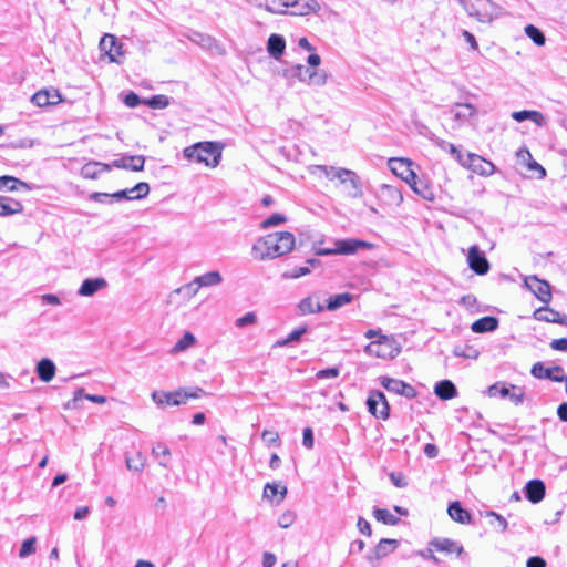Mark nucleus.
Returning <instances> with one entry per match:
<instances>
[{
  "label": "nucleus",
  "instance_id": "1",
  "mask_svg": "<svg viewBox=\"0 0 567 567\" xmlns=\"http://www.w3.org/2000/svg\"><path fill=\"white\" fill-rule=\"evenodd\" d=\"M295 246V236L290 231H276L260 238L252 250L260 252L259 258L274 259L284 256L292 250Z\"/></svg>",
  "mask_w": 567,
  "mask_h": 567
},
{
  "label": "nucleus",
  "instance_id": "2",
  "mask_svg": "<svg viewBox=\"0 0 567 567\" xmlns=\"http://www.w3.org/2000/svg\"><path fill=\"white\" fill-rule=\"evenodd\" d=\"M221 150L223 145L219 142H198L185 147L183 154L189 161L216 167L221 159Z\"/></svg>",
  "mask_w": 567,
  "mask_h": 567
},
{
  "label": "nucleus",
  "instance_id": "3",
  "mask_svg": "<svg viewBox=\"0 0 567 567\" xmlns=\"http://www.w3.org/2000/svg\"><path fill=\"white\" fill-rule=\"evenodd\" d=\"M466 14L480 23H492L502 13V7L492 0H458Z\"/></svg>",
  "mask_w": 567,
  "mask_h": 567
},
{
  "label": "nucleus",
  "instance_id": "4",
  "mask_svg": "<svg viewBox=\"0 0 567 567\" xmlns=\"http://www.w3.org/2000/svg\"><path fill=\"white\" fill-rule=\"evenodd\" d=\"M205 394L202 388L178 389L174 392L154 391L152 393L153 401L158 405L178 406L185 404L188 399H198Z\"/></svg>",
  "mask_w": 567,
  "mask_h": 567
},
{
  "label": "nucleus",
  "instance_id": "5",
  "mask_svg": "<svg viewBox=\"0 0 567 567\" xmlns=\"http://www.w3.org/2000/svg\"><path fill=\"white\" fill-rule=\"evenodd\" d=\"M318 168L324 174V176L329 179L338 178L342 184L352 183V192L350 193V197L359 198L363 195L362 184L358 174L351 169L347 168H337L333 166L320 165Z\"/></svg>",
  "mask_w": 567,
  "mask_h": 567
},
{
  "label": "nucleus",
  "instance_id": "6",
  "mask_svg": "<svg viewBox=\"0 0 567 567\" xmlns=\"http://www.w3.org/2000/svg\"><path fill=\"white\" fill-rule=\"evenodd\" d=\"M364 352L370 357L381 359H393L400 353L395 341L386 336H380L378 340L371 341L364 347Z\"/></svg>",
  "mask_w": 567,
  "mask_h": 567
},
{
  "label": "nucleus",
  "instance_id": "7",
  "mask_svg": "<svg viewBox=\"0 0 567 567\" xmlns=\"http://www.w3.org/2000/svg\"><path fill=\"white\" fill-rule=\"evenodd\" d=\"M368 411L375 417L386 420L390 416V406L383 392L373 390L367 399Z\"/></svg>",
  "mask_w": 567,
  "mask_h": 567
},
{
  "label": "nucleus",
  "instance_id": "8",
  "mask_svg": "<svg viewBox=\"0 0 567 567\" xmlns=\"http://www.w3.org/2000/svg\"><path fill=\"white\" fill-rule=\"evenodd\" d=\"M467 264L470 269L478 276L486 275L491 268L489 261L477 245H473L468 248Z\"/></svg>",
  "mask_w": 567,
  "mask_h": 567
},
{
  "label": "nucleus",
  "instance_id": "9",
  "mask_svg": "<svg viewBox=\"0 0 567 567\" xmlns=\"http://www.w3.org/2000/svg\"><path fill=\"white\" fill-rule=\"evenodd\" d=\"M534 378L540 380H550L554 382H563L566 375H564V369L560 365L545 367L543 362H536L530 370Z\"/></svg>",
  "mask_w": 567,
  "mask_h": 567
},
{
  "label": "nucleus",
  "instance_id": "10",
  "mask_svg": "<svg viewBox=\"0 0 567 567\" xmlns=\"http://www.w3.org/2000/svg\"><path fill=\"white\" fill-rule=\"evenodd\" d=\"M380 384L389 392L400 394L406 399H413L417 394L416 390L411 384L390 377H381Z\"/></svg>",
  "mask_w": 567,
  "mask_h": 567
},
{
  "label": "nucleus",
  "instance_id": "11",
  "mask_svg": "<svg viewBox=\"0 0 567 567\" xmlns=\"http://www.w3.org/2000/svg\"><path fill=\"white\" fill-rule=\"evenodd\" d=\"M100 49L104 52L111 62L121 63L120 58L124 54L123 44L113 34H104L100 41Z\"/></svg>",
  "mask_w": 567,
  "mask_h": 567
},
{
  "label": "nucleus",
  "instance_id": "12",
  "mask_svg": "<svg viewBox=\"0 0 567 567\" xmlns=\"http://www.w3.org/2000/svg\"><path fill=\"white\" fill-rule=\"evenodd\" d=\"M430 546L435 550L446 554H455L461 560L467 561V554L461 543L450 538H434Z\"/></svg>",
  "mask_w": 567,
  "mask_h": 567
},
{
  "label": "nucleus",
  "instance_id": "13",
  "mask_svg": "<svg viewBox=\"0 0 567 567\" xmlns=\"http://www.w3.org/2000/svg\"><path fill=\"white\" fill-rule=\"evenodd\" d=\"M291 71L293 76L310 85L321 86L327 82V75L324 73L313 71L301 64L295 65Z\"/></svg>",
  "mask_w": 567,
  "mask_h": 567
},
{
  "label": "nucleus",
  "instance_id": "14",
  "mask_svg": "<svg viewBox=\"0 0 567 567\" xmlns=\"http://www.w3.org/2000/svg\"><path fill=\"white\" fill-rule=\"evenodd\" d=\"M525 285L543 303L550 302V285L546 280H540L536 276H529L525 279Z\"/></svg>",
  "mask_w": 567,
  "mask_h": 567
},
{
  "label": "nucleus",
  "instance_id": "15",
  "mask_svg": "<svg viewBox=\"0 0 567 567\" xmlns=\"http://www.w3.org/2000/svg\"><path fill=\"white\" fill-rule=\"evenodd\" d=\"M334 245L337 254L346 256L354 255L360 249H371L373 247L371 243L357 238L338 239Z\"/></svg>",
  "mask_w": 567,
  "mask_h": 567
},
{
  "label": "nucleus",
  "instance_id": "16",
  "mask_svg": "<svg viewBox=\"0 0 567 567\" xmlns=\"http://www.w3.org/2000/svg\"><path fill=\"white\" fill-rule=\"evenodd\" d=\"M150 193V185L145 182L137 183L134 187L122 189L112 194L116 202L122 200H140L145 198Z\"/></svg>",
  "mask_w": 567,
  "mask_h": 567
},
{
  "label": "nucleus",
  "instance_id": "17",
  "mask_svg": "<svg viewBox=\"0 0 567 567\" xmlns=\"http://www.w3.org/2000/svg\"><path fill=\"white\" fill-rule=\"evenodd\" d=\"M398 545L399 542L396 539L382 538L374 547L373 551L367 555V559L374 565V561H378L394 551Z\"/></svg>",
  "mask_w": 567,
  "mask_h": 567
},
{
  "label": "nucleus",
  "instance_id": "18",
  "mask_svg": "<svg viewBox=\"0 0 567 567\" xmlns=\"http://www.w3.org/2000/svg\"><path fill=\"white\" fill-rule=\"evenodd\" d=\"M476 114V109L470 103H457L450 110V115L455 122L453 127H460Z\"/></svg>",
  "mask_w": 567,
  "mask_h": 567
},
{
  "label": "nucleus",
  "instance_id": "19",
  "mask_svg": "<svg viewBox=\"0 0 567 567\" xmlns=\"http://www.w3.org/2000/svg\"><path fill=\"white\" fill-rule=\"evenodd\" d=\"M470 162V166L467 169H471L473 173L483 175V176H491L495 172V165L485 159L484 157L475 154V153H468L467 155Z\"/></svg>",
  "mask_w": 567,
  "mask_h": 567
},
{
  "label": "nucleus",
  "instance_id": "20",
  "mask_svg": "<svg viewBox=\"0 0 567 567\" xmlns=\"http://www.w3.org/2000/svg\"><path fill=\"white\" fill-rule=\"evenodd\" d=\"M378 198L386 206H399L403 200L401 192L396 187L386 184L380 187Z\"/></svg>",
  "mask_w": 567,
  "mask_h": 567
},
{
  "label": "nucleus",
  "instance_id": "21",
  "mask_svg": "<svg viewBox=\"0 0 567 567\" xmlns=\"http://www.w3.org/2000/svg\"><path fill=\"white\" fill-rule=\"evenodd\" d=\"M288 8H292L291 14L307 16L317 13L320 10V4L317 0H288Z\"/></svg>",
  "mask_w": 567,
  "mask_h": 567
},
{
  "label": "nucleus",
  "instance_id": "22",
  "mask_svg": "<svg viewBox=\"0 0 567 567\" xmlns=\"http://www.w3.org/2000/svg\"><path fill=\"white\" fill-rule=\"evenodd\" d=\"M145 157L142 155L124 156L114 159L110 165L116 168L131 169L133 172H141L144 169Z\"/></svg>",
  "mask_w": 567,
  "mask_h": 567
},
{
  "label": "nucleus",
  "instance_id": "23",
  "mask_svg": "<svg viewBox=\"0 0 567 567\" xmlns=\"http://www.w3.org/2000/svg\"><path fill=\"white\" fill-rule=\"evenodd\" d=\"M324 307L319 301V296L313 293L299 301L297 305V311L300 316L319 313L323 311Z\"/></svg>",
  "mask_w": 567,
  "mask_h": 567
},
{
  "label": "nucleus",
  "instance_id": "24",
  "mask_svg": "<svg viewBox=\"0 0 567 567\" xmlns=\"http://www.w3.org/2000/svg\"><path fill=\"white\" fill-rule=\"evenodd\" d=\"M525 497L533 504L539 503L545 497L546 487L540 480H530L524 488Z\"/></svg>",
  "mask_w": 567,
  "mask_h": 567
},
{
  "label": "nucleus",
  "instance_id": "25",
  "mask_svg": "<svg viewBox=\"0 0 567 567\" xmlns=\"http://www.w3.org/2000/svg\"><path fill=\"white\" fill-rule=\"evenodd\" d=\"M534 318L538 321L544 322H551V323H559V324H566L567 323V316L560 315L558 311L547 308V307H540L535 310Z\"/></svg>",
  "mask_w": 567,
  "mask_h": 567
},
{
  "label": "nucleus",
  "instance_id": "26",
  "mask_svg": "<svg viewBox=\"0 0 567 567\" xmlns=\"http://www.w3.org/2000/svg\"><path fill=\"white\" fill-rule=\"evenodd\" d=\"M105 287H107V281L104 278H87L81 284L78 293L83 297H91Z\"/></svg>",
  "mask_w": 567,
  "mask_h": 567
},
{
  "label": "nucleus",
  "instance_id": "27",
  "mask_svg": "<svg viewBox=\"0 0 567 567\" xmlns=\"http://www.w3.org/2000/svg\"><path fill=\"white\" fill-rule=\"evenodd\" d=\"M499 326V320L493 316H485L475 320L471 329L474 333H486L495 331Z\"/></svg>",
  "mask_w": 567,
  "mask_h": 567
},
{
  "label": "nucleus",
  "instance_id": "28",
  "mask_svg": "<svg viewBox=\"0 0 567 567\" xmlns=\"http://www.w3.org/2000/svg\"><path fill=\"white\" fill-rule=\"evenodd\" d=\"M447 514L456 523L472 524L471 513L467 509L463 508L462 504L458 501L450 503L447 507Z\"/></svg>",
  "mask_w": 567,
  "mask_h": 567
},
{
  "label": "nucleus",
  "instance_id": "29",
  "mask_svg": "<svg viewBox=\"0 0 567 567\" xmlns=\"http://www.w3.org/2000/svg\"><path fill=\"white\" fill-rule=\"evenodd\" d=\"M286 49V40L282 35L272 33L267 41V51L270 56L279 60Z\"/></svg>",
  "mask_w": 567,
  "mask_h": 567
},
{
  "label": "nucleus",
  "instance_id": "30",
  "mask_svg": "<svg viewBox=\"0 0 567 567\" xmlns=\"http://www.w3.org/2000/svg\"><path fill=\"white\" fill-rule=\"evenodd\" d=\"M512 118L519 123L529 120L539 127H543L546 124V117L540 112L532 110L513 112Z\"/></svg>",
  "mask_w": 567,
  "mask_h": 567
},
{
  "label": "nucleus",
  "instance_id": "31",
  "mask_svg": "<svg viewBox=\"0 0 567 567\" xmlns=\"http://www.w3.org/2000/svg\"><path fill=\"white\" fill-rule=\"evenodd\" d=\"M39 379L43 382H50L55 375V364L51 359H41L35 367Z\"/></svg>",
  "mask_w": 567,
  "mask_h": 567
},
{
  "label": "nucleus",
  "instance_id": "32",
  "mask_svg": "<svg viewBox=\"0 0 567 567\" xmlns=\"http://www.w3.org/2000/svg\"><path fill=\"white\" fill-rule=\"evenodd\" d=\"M434 394L441 400H451L457 395V389L451 380H441L434 386Z\"/></svg>",
  "mask_w": 567,
  "mask_h": 567
},
{
  "label": "nucleus",
  "instance_id": "33",
  "mask_svg": "<svg viewBox=\"0 0 567 567\" xmlns=\"http://www.w3.org/2000/svg\"><path fill=\"white\" fill-rule=\"evenodd\" d=\"M22 212L23 205L21 202L8 196H0V216H11Z\"/></svg>",
  "mask_w": 567,
  "mask_h": 567
},
{
  "label": "nucleus",
  "instance_id": "34",
  "mask_svg": "<svg viewBox=\"0 0 567 567\" xmlns=\"http://www.w3.org/2000/svg\"><path fill=\"white\" fill-rule=\"evenodd\" d=\"M111 169L110 164H103L100 162H91L85 164L82 167V175L85 178L95 179L97 178L102 173L109 172Z\"/></svg>",
  "mask_w": 567,
  "mask_h": 567
},
{
  "label": "nucleus",
  "instance_id": "35",
  "mask_svg": "<svg viewBox=\"0 0 567 567\" xmlns=\"http://www.w3.org/2000/svg\"><path fill=\"white\" fill-rule=\"evenodd\" d=\"M20 188L30 190L31 186L28 183L17 178V177H13V176H9V175L0 176V190L7 189L9 192H14Z\"/></svg>",
  "mask_w": 567,
  "mask_h": 567
},
{
  "label": "nucleus",
  "instance_id": "36",
  "mask_svg": "<svg viewBox=\"0 0 567 567\" xmlns=\"http://www.w3.org/2000/svg\"><path fill=\"white\" fill-rule=\"evenodd\" d=\"M412 189L415 194H417L427 202L435 200V193L433 187L424 179L420 178L417 182H414V185H412Z\"/></svg>",
  "mask_w": 567,
  "mask_h": 567
},
{
  "label": "nucleus",
  "instance_id": "37",
  "mask_svg": "<svg viewBox=\"0 0 567 567\" xmlns=\"http://www.w3.org/2000/svg\"><path fill=\"white\" fill-rule=\"evenodd\" d=\"M352 300H353V295L350 292L333 295L327 300L326 308L329 311H336V310L340 309L341 307L350 303Z\"/></svg>",
  "mask_w": 567,
  "mask_h": 567
},
{
  "label": "nucleus",
  "instance_id": "38",
  "mask_svg": "<svg viewBox=\"0 0 567 567\" xmlns=\"http://www.w3.org/2000/svg\"><path fill=\"white\" fill-rule=\"evenodd\" d=\"M412 164V161L406 158H391L389 162L391 171L401 178L410 172Z\"/></svg>",
  "mask_w": 567,
  "mask_h": 567
},
{
  "label": "nucleus",
  "instance_id": "39",
  "mask_svg": "<svg viewBox=\"0 0 567 567\" xmlns=\"http://www.w3.org/2000/svg\"><path fill=\"white\" fill-rule=\"evenodd\" d=\"M199 286L197 285L196 280L194 279L193 281L175 289L172 293H171V298H174L175 296H183V299L184 300H189L192 299L199 290Z\"/></svg>",
  "mask_w": 567,
  "mask_h": 567
},
{
  "label": "nucleus",
  "instance_id": "40",
  "mask_svg": "<svg viewBox=\"0 0 567 567\" xmlns=\"http://www.w3.org/2000/svg\"><path fill=\"white\" fill-rule=\"evenodd\" d=\"M509 390H516V386L513 384L507 385L504 382H496L488 386L487 394L491 398L501 396L507 399V396H509Z\"/></svg>",
  "mask_w": 567,
  "mask_h": 567
},
{
  "label": "nucleus",
  "instance_id": "41",
  "mask_svg": "<svg viewBox=\"0 0 567 567\" xmlns=\"http://www.w3.org/2000/svg\"><path fill=\"white\" fill-rule=\"evenodd\" d=\"M199 288L216 286L221 282L223 278L218 271H209L195 278Z\"/></svg>",
  "mask_w": 567,
  "mask_h": 567
},
{
  "label": "nucleus",
  "instance_id": "42",
  "mask_svg": "<svg viewBox=\"0 0 567 567\" xmlns=\"http://www.w3.org/2000/svg\"><path fill=\"white\" fill-rule=\"evenodd\" d=\"M152 454L158 460L162 467H168L167 458L171 456V450L164 443L158 442L153 449Z\"/></svg>",
  "mask_w": 567,
  "mask_h": 567
},
{
  "label": "nucleus",
  "instance_id": "43",
  "mask_svg": "<svg viewBox=\"0 0 567 567\" xmlns=\"http://www.w3.org/2000/svg\"><path fill=\"white\" fill-rule=\"evenodd\" d=\"M373 515L377 520L385 524L395 526L400 523V518L391 514L388 509L384 508H374Z\"/></svg>",
  "mask_w": 567,
  "mask_h": 567
},
{
  "label": "nucleus",
  "instance_id": "44",
  "mask_svg": "<svg viewBox=\"0 0 567 567\" xmlns=\"http://www.w3.org/2000/svg\"><path fill=\"white\" fill-rule=\"evenodd\" d=\"M525 34L536 44L544 45L546 42V37L544 32L534 24H527L525 27Z\"/></svg>",
  "mask_w": 567,
  "mask_h": 567
},
{
  "label": "nucleus",
  "instance_id": "45",
  "mask_svg": "<svg viewBox=\"0 0 567 567\" xmlns=\"http://www.w3.org/2000/svg\"><path fill=\"white\" fill-rule=\"evenodd\" d=\"M453 354L457 358L477 359L480 351L473 346H456L453 349Z\"/></svg>",
  "mask_w": 567,
  "mask_h": 567
},
{
  "label": "nucleus",
  "instance_id": "46",
  "mask_svg": "<svg viewBox=\"0 0 567 567\" xmlns=\"http://www.w3.org/2000/svg\"><path fill=\"white\" fill-rule=\"evenodd\" d=\"M125 462L128 470L141 472L145 466L146 458L142 452H137L134 456H126Z\"/></svg>",
  "mask_w": 567,
  "mask_h": 567
},
{
  "label": "nucleus",
  "instance_id": "47",
  "mask_svg": "<svg viewBox=\"0 0 567 567\" xmlns=\"http://www.w3.org/2000/svg\"><path fill=\"white\" fill-rule=\"evenodd\" d=\"M144 104L154 110H162L169 105V97L163 94L153 95L144 100Z\"/></svg>",
  "mask_w": 567,
  "mask_h": 567
},
{
  "label": "nucleus",
  "instance_id": "48",
  "mask_svg": "<svg viewBox=\"0 0 567 567\" xmlns=\"http://www.w3.org/2000/svg\"><path fill=\"white\" fill-rule=\"evenodd\" d=\"M267 2L264 4V9L271 12L284 14L287 13L288 9V0H266Z\"/></svg>",
  "mask_w": 567,
  "mask_h": 567
},
{
  "label": "nucleus",
  "instance_id": "49",
  "mask_svg": "<svg viewBox=\"0 0 567 567\" xmlns=\"http://www.w3.org/2000/svg\"><path fill=\"white\" fill-rule=\"evenodd\" d=\"M196 342V338L192 332H186L173 347V352H181Z\"/></svg>",
  "mask_w": 567,
  "mask_h": 567
},
{
  "label": "nucleus",
  "instance_id": "50",
  "mask_svg": "<svg viewBox=\"0 0 567 567\" xmlns=\"http://www.w3.org/2000/svg\"><path fill=\"white\" fill-rule=\"evenodd\" d=\"M84 399V390L82 388L75 390L74 395L71 400L64 403V410H76L82 405V400Z\"/></svg>",
  "mask_w": 567,
  "mask_h": 567
},
{
  "label": "nucleus",
  "instance_id": "51",
  "mask_svg": "<svg viewBox=\"0 0 567 567\" xmlns=\"http://www.w3.org/2000/svg\"><path fill=\"white\" fill-rule=\"evenodd\" d=\"M35 537H30L23 540L21 548L19 550L20 558H27L35 551Z\"/></svg>",
  "mask_w": 567,
  "mask_h": 567
},
{
  "label": "nucleus",
  "instance_id": "52",
  "mask_svg": "<svg viewBox=\"0 0 567 567\" xmlns=\"http://www.w3.org/2000/svg\"><path fill=\"white\" fill-rule=\"evenodd\" d=\"M287 220L286 216L280 213H275L261 223V228L267 229L278 226Z\"/></svg>",
  "mask_w": 567,
  "mask_h": 567
},
{
  "label": "nucleus",
  "instance_id": "53",
  "mask_svg": "<svg viewBox=\"0 0 567 567\" xmlns=\"http://www.w3.org/2000/svg\"><path fill=\"white\" fill-rule=\"evenodd\" d=\"M310 267L303 266V267H297L291 270H287L282 274V278L285 279H298L300 277L307 276L310 274Z\"/></svg>",
  "mask_w": 567,
  "mask_h": 567
},
{
  "label": "nucleus",
  "instance_id": "54",
  "mask_svg": "<svg viewBox=\"0 0 567 567\" xmlns=\"http://www.w3.org/2000/svg\"><path fill=\"white\" fill-rule=\"evenodd\" d=\"M486 516L492 517L494 520L491 522V524L499 532H505L507 528V522L506 519L497 514L496 512L489 511L486 513Z\"/></svg>",
  "mask_w": 567,
  "mask_h": 567
},
{
  "label": "nucleus",
  "instance_id": "55",
  "mask_svg": "<svg viewBox=\"0 0 567 567\" xmlns=\"http://www.w3.org/2000/svg\"><path fill=\"white\" fill-rule=\"evenodd\" d=\"M31 102L39 107L51 106L52 101L48 100L47 91H38L31 97Z\"/></svg>",
  "mask_w": 567,
  "mask_h": 567
},
{
  "label": "nucleus",
  "instance_id": "56",
  "mask_svg": "<svg viewBox=\"0 0 567 567\" xmlns=\"http://www.w3.org/2000/svg\"><path fill=\"white\" fill-rule=\"evenodd\" d=\"M257 322V316L255 312H247L245 316L237 318L235 324L237 328H244L247 326L255 324Z\"/></svg>",
  "mask_w": 567,
  "mask_h": 567
},
{
  "label": "nucleus",
  "instance_id": "57",
  "mask_svg": "<svg viewBox=\"0 0 567 567\" xmlns=\"http://www.w3.org/2000/svg\"><path fill=\"white\" fill-rule=\"evenodd\" d=\"M296 519V515L293 512L291 511H286L285 513H282L279 518H278V525L281 527V528H288L290 527L293 522Z\"/></svg>",
  "mask_w": 567,
  "mask_h": 567
},
{
  "label": "nucleus",
  "instance_id": "58",
  "mask_svg": "<svg viewBox=\"0 0 567 567\" xmlns=\"http://www.w3.org/2000/svg\"><path fill=\"white\" fill-rule=\"evenodd\" d=\"M90 199L93 200V202H96V203H101V204H111L113 202H116L112 197V194L99 193V192L92 193L90 195Z\"/></svg>",
  "mask_w": 567,
  "mask_h": 567
},
{
  "label": "nucleus",
  "instance_id": "59",
  "mask_svg": "<svg viewBox=\"0 0 567 567\" xmlns=\"http://www.w3.org/2000/svg\"><path fill=\"white\" fill-rule=\"evenodd\" d=\"M302 444L306 449L311 450L315 444L313 431L311 427H305L302 432Z\"/></svg>",
  "mask_w": 567,
  "mask_h": 567
},
{
  "label": "nucleus",
  "instance_id": "60",
  "mask_svg": "<svg viewBox=\"0 0 567 567\" xmlns=\"http://www.w3.org/2000/svg\"><path fill=\"white\" fill-rule=\"evenodd\" d=\"M190 39H192V41H194L205 48H210L214 42V39L212 37L205 35V34L198 33V32L194 33V37Z\"/></svg>",
  "mask_w": 567,
  "mask_h": 567
},
{
  "label": "nucleus",
  "instance_id": "61",
  "mask_svg": "<svg viewBox=\"0 0 567 567\" xmlns=\"http://www.w3.org/2000/svg\"><path fill=\"white\" fill-rule=\"evenodd\" d=\"M124 103L128 107H136L140 104H144V100H142L136 93L130 92L125 95Z\"/></svg>",
  "mask_w": 567,
  "mask_h": 567
},
{
  "label": "nucleus",
  "instance_id": "62",
  "mask_svg": "<svg viewBox=\"0 0 567 567\" xmlns=\"http://www.w3.org/2000/svg\"><path fill=\"white\" fill-rule=\"evenodd\" d=\"M340 374V370L337 367L327 368L317 372L318 379H331L337 378Z\"/></svg>",
  "mask_w": 567,
  "mask_h": 567
},
{
  "label": "nucleus",
  "instance_id": "63",
  "mask_svg": "<svg viewBox=\"0 0 567 567\" xmlns=\"http://www.w3.org/2000/svg\"><path fill=\"white\" fill-rule=\"evenodd\" d=\"M261 439L267 445L276 444L279 441V435L275 431L264 430Z\"/></svg>",
  "mask_w": 567,
  "mask_h": 567
},
{
  "label": "nucleus",
  "instance_id": "64",
  "mask_svg": "<svg viewBox=\"0 0 567 567\" xmlns=\"http://www.w3.org/2000/svg\"><path fill=\"white\" fill-rule=\"evenodd\" d=\"M549 346L553 350L567 352V338L554 339Z\"/></svg>",
  "mask_w": 567,
  "mask_h": 567
}]
</instances>
